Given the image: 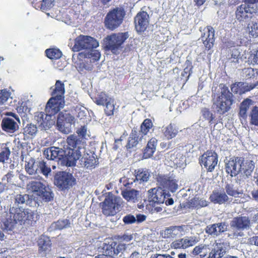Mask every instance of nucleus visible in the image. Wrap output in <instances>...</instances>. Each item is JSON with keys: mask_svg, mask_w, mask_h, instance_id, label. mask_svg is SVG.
Listing matches in <instances>:
<instances>
[{"mask_svg": "<svg viewBox=\"0 0 258 258\" xmlns=\"http://www.w3.org/2000/svg\"><path fill=\"white\" fill-rule=\"evenodd\" d=\"M37 220V215L32 210L12 207L4 220L3 226L5 229L11 231L17 224L33 226Z\"/></svg>", "mask_w": 258, "mask_h": 258, "instance_id": "f257e3e1", "label": "nucleus"}, {"mask_svg": "<svg viewBox=\"0 0 258 258\" xmlns=\"http://www.w3.org/2000/svg\"><path fill=\"white\" fill-rule=\"evenodd\" d=\"M220 92L214 98L213 106L217 113L223 115L230 110L234 103V96L228 87L224 84L219 85Z\"/></svg>", "mask_w": 258, "mask_h": 258, "instance_id": "f03ea898", "label": "nucleus"}, {"mask_svg": "<svg viewBox=\"0 0 258 258\" xmlns=\"http://www.w3.org/2000/svg\"><path fill=\"white\" fill-rule=\"evenodd\" d=\"M128 37V32L113 33L107 35L104 39L105 50L110 51L114 54H118L122 44Z\"/></svg>", "mask_w": 258, "mask_h": 258, "instance_id": "7ed1b4c3", "label": "nucleus"}, {"mask_svg": "<svg viewBox=\"0 0 258 258\" xmlns=\"http://www.w3.org/2000/svg\"><path fill=\"white\" fill-rule=\"evenodd\" d=\"M125 11L123 7H119L111 10L104 19L105 27L113 31L118 28L123 22Z\"/></svg>", "mask_w": 258, "mask_h": 258, "instance_id": "20e7f679", "label": "nucleus"}, {"mask_svg": "<svg viewBox=\"0 0 258 258\" xmlns=\"http://www.w3.org/2000/svg\"><path fill=\"white\" fill-rule=\"evenodd\" d=\"M90 51L81 52L78 54V58L80 59H84L79 64L78 69L80 72L84 71H91L93 66L92 63L98 61L100 57V52L97 50L89 49Z\"/></svg>", "mask_w": 258, "mask_h": 258, "instance_id": "39448f33", "label": "nucleus"}, {"mask_svg": "<svg viewBox=\"0 0 258 258\" xmlns=\"http://www.w3.org/2000/svg\"><path fill=\"white\" fill-rule=\"evenodd\" d=\"M102 204L103 214L106 216H113L121 206V199L109 193Z\"/></svg>", "mask_w": 258, "mask_h": 258, "instance_id": "423d86ee", "label": "nucleus"}, {"mask_svg": "<svg viewBox=\"0 0 258 258\" xmlns=\"http://www.w3.org/2000/svg\"><path fill=\"white\" fill-rule=\"evenodd\" d=\"M75 44L72 47L73 52H79L82 50H89L97 48L98 42L90 36L80 35L74 40Z\"/></svg>", "mask_w": 258, "mask_h": 258, "instance_id": "0eeeda50", "label": "nucleus"}, {"mask_svg": "<svg viewBox=\"0 0 258 258\" xmlns=\"http://www.w3.org/2000/svg\"><path fill=\"white\" fill-rule=\"evenodd\" d=\"M257 11L256 5H251L244 2V4L236 8L235 12V18L239 22H246L251 19L257 13Z\"/></svg>", "mask_w": 258, "mask_h": 258, "instance_id": "6e6552de", "label": "nucleus"}, {"mask_svg": "<svg viewBox=\"0 0 258 258\" xmlns=\"http://www.w3.org/2000/svg\"><path fill=\"white\" fill-rule=\"evenodd\" d=\"M54 184L60 190L69 189L76 184V178L72 173L59 172L54 176Z\"/></svg>", "mask_w": 258, "mask_h": 258, "instance_id": "1a4fd4ad", "label": "nucleus"}, {"mask_svg": "<svg viewBox=\"0 0 258 258\" xmlns=\"http://www.w3.org/2000/svg\"><path fill=\"white\" fill-rule=\"evenodd\" d=\"M95 103L104 107V111L107 116H113L115 111L114 99L104 92L100 93L96 98Z\"/></svg>", "mask_w": 258, "mask_h": 258, "instance_id": "9d476101", "label": "nucleus"}, {"mask_svg": "<svg viewBox=\"0 0 258 258\" xmlns=\"http://www.w3.org/2000/svg\"><path fill=\"white\" fill-rule=\"evenodd\" d=\"M186 229V225L171 226L161 230L160 235L164 239L175 240L177 238L184 235Z\"/></svg>", "mask_w": 258, "mask_h": 258, "instance_id": "9b49d317", "label": "nucleus"}, {"mask_svg": "<svg viewBox=\"0 0 258 258\" xmlns=\"http://www.w3.org/2000/svg\"><path fill=\"white\" fill-rule=\"evenodd\" d=\"M157 181L159 188L162 189H167L173 192L178 188L177 180L172 175H159L157 177Z\"/></svg>", "mask_w": 258, "mask_h": 258, "instance_id": "f8f14e48", "label": "nucleus"}, {"mask_svg": "<svg viewBox=\"0 0 258 258\" xmlns=\"http://www.w3.org/2000/svg\"><path fill=\"white\" fill-rule=\"evenodd\" d=\"M64 99L52 97L48 101L46 107V113L54 115L64 106Z\"/></svg>", "mask_w": 258, "mask_h": 258, "instance_id": "ddd939ff", "label": "nucleus"}, {"mask_svg": "<svg viewBox=\"0 0 258 258\" xmlns=\"http://www.w3.org/2000/svg\"><path fill=\"white\" fill-rule=\"evenodd\" d=\"M198 241V238L196 236H185L173 240L171 243V247L174 249H186L195 245Z\"/></svg>", "mask_w": 258, "mask_h": 258, "instance_id": "4468645a", "label": "nucleus"}, {"mask_svg": "<svg viewBox=\"0 0 258 258\" xmlns=\"http://www.w3.org/2000/svg\"><path fill=\"white\" fill-rule=\"evenodd\" d=\"M166 199L165 192L161 188L156 189L155 188L150 189L148 190V201L149 205H147L148 209L151 204H160L164 203Z\"/></svg>", "mask_w": 258, "mask_h": 258, "instance_id": "2eb2a0df", "label": "nucleus"}, {"mask_svg": "<svg viewBox=\"0 0 258 258\" xmlns=\"http://www.w3.org/2000/svg\"><path fill=\"white\" fill-rule=\"evenodd\" d=\"M135 29L138 32H144L149 23V16L145 11L139 12L134 18Z\"/></svg>", "mask_w": 258, "mask_h": 258, "instance_id": "dca6fc26", "label": "nucleus"}, {"mask_svg": "<svg viewBox=\"0 0 258 258\" xmlns=\"http://www.w3.org/2000/svg\"><path fill=\"white\" fill-rule=\"evenodd\" d=\"M201 39L206 50H209L213 48L215 41V30L211 26H207L204 28Z\"/></svg>", "mask_w": 258, "mask_h": 258, "instance_id": "f3484780", "label": "nucleus"}, {"mask_svg": "<svg viewBox=\"0 0 258 258\" xmlns=\"http://www.w3.org/2000/svg\"><path fill=\"white\" fill-rule=\"evenodd\" d=\"M43 155L48 160L65 161L64 160L65 151L58 147H51L46 149L43 152Z\"/></svg>", "mask_w": 258, "mask_h": 258, "instance_id": "a211bd4d", "label": "nucleus"}, {"mask_svg": "<svg viewBox=\"0 0 258 258\" xmlns=\"http://www.w3.org/2000/svg\"><path fill=\"white\" fill-rule=\"evenodd\" d=\"M52 115L44 113V112H39L35 116V119L39 127L42 130H46L50 128L54 124V121L51 119Z\"/></svg>", "mask_w": 258, "mask_h": 258, "instance_id": "6ab92c4d", "label": "nucleus"}, {"mask_svg": "<svg viewBox=\"0 0 258 258\" xmlns=\"http://www.w3.org/2000/svg\"><path fill=\"white\" fill-rule=\"evenodd\" d=\"M74 119V116L68 112L67 111L59 112L56 120V126L58 130L61 132H64L66 124H72Z\"/></svg>", "mask_w": 258, "mask_h": 258, "instance_id": "aec40b11", "label": "nucleus"}, {"mask_svg": "<svg viewBox=\"0 0 258 258\" xmlns=\"http://www.w3.org/2000/svg\"><path fill=\"white\" fill-rule=\"evenodd\" d=\"M227 225L225 222H220L208 225L205 228V232L213 237L219 236L221 233L227 231Z\"/></svg>", "mask_w": 258, "mask_h": 258, "instance_id": "412c9836", "label": "nucleus"}, {"mask_svg": "<svg viewBox=\"0 0 258 258\" xmlns=\"http://www.w3.org/2000/svg\"><path fill=\"white\" fill-rule=\"evenodd\" d=\"M250 225V220L246 216L235 217L230 222V227H235L243 230L249 229Z\"/></svg>", "mask_w": 258, "mask_h": 258, "instance_id": "4be33fe9", "label": "nucleus"}, {"mask_svg": "<svg viewBox=\"0 0 258 258\" xmlns=\"http://www.w3.org/2000/svg\"><path fill=\"white\" fill-rule=\"evenodd\" d=\"M210 200L214 204L221 205L228 202L230 199L224 191L215 190L211 195Z\"/></svg>", "mask_w": 258, "mask_h": 258, "instance_id": "5701e85b", "label": "nucleus"}, {"mask_svg": "<svg viewBox=\"0 0 258 258\" xmlns=\"http://www.w3.org/2000/svg\"><path fill=\"white\" fill-rule=\"evenodd\" d=\"M143 136L138 131L133 130L128 138L125 146L127 150L136 147L140 141L143 139Z\"/></svg>", "mask_w": 258, "mask_h": 258, "instance_id": "b1692460", "label": "nucleus"}, {"mask_svg": "<svg viewBox=\"0 0 258 258\" xmlns=\"http://www.w3.org/2000/svg\"><path fill=\"white\" fill-rule=\"evenodd\" d=\"M50 89L52 90L51 93L52 97L64 99L65 89L63 82L60 80H57L55 85L51 87Z\"/></svg>", "mask_w": 258, "mask_h": 258, "instance_id": "393cba45", "label": "nucleus"}, {"mask_svg": "<svg viewBox=\"0 0 258 258\" xmlns=\"http://www.w3.org/2000/svg\"><path fill=\"white\" fill-rule=\"evenodd\" d=\"M116 242L112 239L106 240L100 244L99 249L102 254L113 255Z\"/></svg>", "mask_w": 258, "mask_h": 258, "instance_id": "a878e982", "label": "nucleus"}, {"mask_svg": "<svg viewBox=\"0 0 258 258\" xmlns=\"http://www.w3.org/2000/svg\"><path fill=\"white\" fill-rule=\"evenodd\" d=\"M157 142L158 141L155 138H152L148 141L147 145L143 153V159H148L153 156L156 150Z\"/></svg>", "mask_w": 258, "mask_h": 258, "instance_id": "bb28decb", "label": "nucleus"}, {"mask_svg": "<svg viewBox=\"0 0 258 258\" xmlns=\"http://www.w3.org/2000/svg\"><path fill=\"white\" fill-rule=\"evenodd\" d=\"M225 253V250L223 247V244L215 242L213 245V248L209 253V258H221Z\"/></svg>", "mask_w": 258, "mask_h": 258, "instance_id": "cd10ccee", "label": "nucleus"}, {"mask_svg": "<svg viewBox=\"0 0 258 258\" xmlns=\"http://www.w3.org/2000/svg\"><path fill=\"white\" fill-rule=\"evenodd\" d=\"M121 195L127 202L136 203L140 197V192L134 189H125L122 191Z\"/></svg>", "mask_w": 258, "mask_h": 258, "instance_id": "c85d7f7f", "label": "nucleus"}, {"mask_svg": "<svg viewBox=\"0 0 258 258\" xmlns=\"http://www.w3.org/2000/svg\"><path fill=\"white\" fill-rule=\"evenodd\" d=\"M64 151V160L65 161H77L81 157V153L79 149L67 148Z\"/></svg>", "mask_w": 258, "mask_h": 258, "instance_id": "c756f323", "label": "nucleus"}, {"mask_svg": "<svg viewBox=\"0 0 258 258\" xmlns=\"http://www.w3.org/2000/svg\"><path fill=\"white\" fill-rule=\"evenodd\" d=\"M244 165H241V162H227L226 164V172L230 173L232 176L236 175L244 169Z\"/></svg>", "mask_w": 258, "mask_h": 258, "instance_id": "7c9ffc66", "label": "nucleus"}, {"mask_svg": "<svg viewBox=\"0 0 258 258\" xmlns=\"http://www.w3.org/2000/svg\"><path fill=\"white\" fill-rule=\"evenodd\" d=\"M17 123L13 119L7 117L2 120V128L3 131L13 133L17 130Z\"/></svg>", "mask_w": 258, "mask_h": 258, "instance_id": "2f4dec72", "label": "nucleus"}, {"mask_svg": "<svg viewBox=\"0 0 258 258\" xmlns=\"http://www.w3.org/2000/svg\"><path fill=\"white\" fill-rule=\"evenodd\" d=\"M38 245L39 251L47 252L51 249V242L49 237L41 235L38 240Z\"/></svg>", "mask_w": 258, "mask_h": 258, "instance_id": "473e14b6", "label": "nucleus"}, {"mask_svg": "<svg viewBox=\"0 0 258 258\" xmlns=\"http://www.w3.org/2000/svg\"><path fill=\"white\" fill-rule=\"evenodd\" d=\"M163 135L168 139L170 140L174 138L178 133V129L176 128L174 124L170 123L166 126L163 130Z\"/></svg>", "mask_w": 258, "mask_h": 258, "instance_id": "72a5a7b5", "label": "nucleus"}, {"mask_svg": "<svg viewBox=\"0 0 258 258\" xmlns=\"http://www.w3.org/2000/svg\"><path fill=\"white\" fill-rule=\"evenodd\" d=\"M208 202L203 199H199V198L195 197L187 203V206L188 208H200L206 207L208 205Z\"/></svg>", "mask_w": 258, "mask_h": 258, "instance_id": "f704fd0d", "label": "nucleus"}, {"mask_svg": "<svg viewBox=\"0 0 258 258\" xmlns=\"http://www.w3.org/2000/svg\"><path fill=\"white\" fill-rule=\"evenodd\" d=\"M200 161H218V155L215 151L208 150L201 157Z\"/></svg>", "mask_w": 258, "mask_h": 258, "instance_id": "c9c22d12", "label": "nucleus"}, {"mask_svg": "<svg viewBox=\"0 0 258 258\" xmlns=\"http://www.w3.org/2000/svg\"><path fill=\"white\" fill-rule=\"evenodd\" d=\"M38 196L45 202H49L53 200L54 195L50 187L45 185Z\"/></svg>", "mask_w": 258, "mask_h": 258, "instance_id": "e433bc0d", "label": "nucleus"}, {"mask_svg": "<svg viewBox=\"0 0 258 258\" xmlns=\"http://www.w3.org/2000/svg\"><path fill=\"white\" fill-rule=\"evenodd\" d=\"M44 186V184L39 181H32L27 184V189L30 191L37 192V195H38Z\"/></svg>", "mask_w": 258, "mask_h": 258, "instance_id": "4c0bfd02", "label": "nucleus"}, {"mask_svg": "<svg viewBox=\"0 0 258 258\" xmlns=\"http://www.w3.org/2000/svg\"><path fill=\"white\" fill-rule=\"evenodd\" d=\"M67 142L69 146L68 148L75 149L80 148V145L82 144V141L77 136L74 135H71L67 138Z\"/></svg>", "mask_w": 258, "mask_h": 258, "instance_id": "58836bf2", "label": "nucleus"}, {"mask_svg": "<svg viewBox=\"0 0 258 258\" xmlns=\"http://www.w3.org/2000/svg\"><path fill=\"white\" fill-rule=\"evenodd\" d=\"M46 56L50 59H58L60 58L62 54L61 51L58 48H48L45 51Z\"/></svg>", "mask_w": 258, "mask_h": 258, "instance_id": "ea45409f", "label": "nucleus"}, {"mask_svg": "<svg viewBox=\"0 0 258 258\" xmlns=\"http://www.w3.org/2000/svg\"><path fill=\"white\" fill-rule=\"evenodd\" d=\"M251 104V100L249 99H244L240 104L239 115L240 116L245 118L247 116V111Z\"/></svg>", "mask_w": 258, "mask_h": 258, "instance_id": "a19ab883", "label": "nucleus"}, {"mask_svg": "<svg viewBox=\"0 0 258 258\" xmlns=\"http://www.w3.org/2000/svg\"><path fill=\"white\" fill-rule=\"evenodd\" d=\"M152 126L153 123L151 120L149 118H146L142 123L140 126V131L138 132L141 133V135H142L143 137L148 133Z\"/></svg>", "mask_w": 258, "mask_h": 258, "instance_id": "79ce46f5", "label": "nucleus"}, {"mask_svg": "<svg viewBox=\"0 0 258 258\" xmlns=\"http://www.w3.org/2000/svg\"><path fill=\"white\" fill-rule=\"evenodd\" d=\"M15 203L18 204H32V200L29 195L27 194H18L15 197Z\"/></svg>", "mask_w": 258, "mask_h": 258, "instance_id": "37998d69", "label": "nucleus"}, {"mask_svg": "<svg viewBox=\"0 0 258 258\" xmlns=\"http://www.w3.org/2000/svg\"><path fill=\"white\" fill-rule=\"evenodd\" d=\"M40 162H27L25 164V169L28 173L30 175L34 174L39 172Z\"/></svg>", "mask_w": 258, "mask_h": 258, "instance_id": "c03bdc74", "label": "nucleus"}, {"mask_svg": "<svg viewBox=\"0 0 258 258\" xmlns=\"http://www.w3.org/2000/svg\"><path fill=\"white\" fill-rule=\"evenodd\" d=\"M245 77L246 80H256L258 76V71L256 69H254L251 68H248L245 69L244 71Z\"/></svg>", "mask_w": 258, "mask_h": 258, "instance_id": "a18cd8bd", "label": "nucleus"}, {"mask_svg": "<svg viewBox=\"0 0 258 258\" xmlns=\"http://www.w3.org/2000/svg\"><path fill=\"white\" fill-rule=\"evenodd\" d=\"M71 223L67 219L58 220L56 222L53 223L52 226L56 229L61 230L70 227Z\"/></svg>", "mask_w": 258, "mask_h": 258, "instance_id": "49530a36", "label": "nucleus"}, {"mask_svg": "<svg viewBox=\"0 0 258 258\" xmlns=\"http://www.w3.org/2000/svg\"><path fill=\"white\" fill-rule=\"evenodd\" d=\"M207 246L205 244H200L196 246L192 250V253L194 255H204L207 252Z\"/></svg>", "mask_w": 258, "mask_h": 258, "instance_id": "de8ad7c7", "label": "nucleus"}, {"mask_svg": "<svg viewBox=\"0 0 258 258\" xmlns=\"http://www.w3.org/2000/svg\"><path fill=\"white\" fill-rule=\"evenodd\" d=\"M225 189L226 193L230 196L237 197L239 194H242L234 188L233 185L227 183L225 186Z\"/></svg>", "mask_w": 258, "mask_h": 258, "instance_id": "09e8293b", "label": "nucleus"}, {"mask_svg": "<svg viewBox=\"0 0 258 258\" xmlns=\"http://www.w3.org/2000/svg\"><path fill=\"white\" fill-rule=\"evenodd\" d=\"M248 28L249 34L252 37H258V21L257 22H252L251 24H249Z\"/></svg>", "mask_w": 258, "mask_h": 258, "instance_id": "8fccbe9b", "label": "nucleus"}, {"mask_svg": "<svg viewBox=\"0 0 258 258\" xmlns=\"http://www.w3.org/2000/svg\"><path fill=\"white\" fill-rule=\"evenodd\" d=\"M250 122L258 126V107L256 106L253 107L250 113Z\"/></svg>", "mask_w": 258, "mask_h": 258, "instance_id": "3c124183", "label": "nucleus"}, {"mask_svg": "<svg viewBox=\"0 0 258 258\" xmlns=\"http://www.w3.org/2000/svg\"><path fill=\"white\" fill-rule=\"evenodd\" d=\"M10 150L8 147L2 148L0 149V161L8 160L10 155Z\"/></svg>", "mask_w": 258, "mask_h": 258, "instance_id": "603ef678", "label": "nucleus"}, {"mask_svg": "<svg viewBox=\"0 0 258 258\" xmlns=\"http://www.w3.org/2000/svg\"><path fill=\"white\" fill-rule=\"evenodd\" d=\"M83 158L84 159V161H96V160L98 159L97 155L95 153L90 150L85 152Z\"/></svg>", "mask_w": 258, "mask_h": 258, "instance_id": "864d4df0", "label": "nucleus"}, {"mask_svg": "<svg viewBox=\"0 0 258 258\" xmlns=\"http://www.w3.org/2000/svg\"><path fill=\"white\" fill-rule=\"evenodd\" d=\"M24 130L25 134L30 136L35 135L37 131L36 126L31 123L28 124Z\"/></svg>", "mask_w": 258, "mask_h": 258, "instance_id": "5fc2aeb1", "label": "nucleus"}, {"mask_svg": "<svg viewBox=\"0 0 258 258\" xmlns=\"http://www.w3.org/2000/svg\"><path fill=\"white\" fill-rule=\"evenodd\" d=\"M241 165H244V169H241V172H243L246 175L249 174L250 172L253 170L254 165L252 162H241Z\"/></svg>", "mask_w": 258, "mask_h": 258, "instance_id": "6e6d98bb", "label": "nucleus"}, {"mask_svg": "<svg viewBox=\"0 0 258 258\" xmlns=\"http://www.w3.org/2000/svg\"><path fill=\"white\" fill-rule=\"evenodd\" d=\"M149 176V173L147 171H139L136 176V179L137 180L147 181L148 180Z\"/></svg>", "mask_w": 258, "mask_h": 258, "instance_id": "4d7b16f0", "label": "nucleus"}, {"mask_svg": "<svg viewBox=\"0 0 258 258\" xmlns=\"http://www.w3.org/2000/svg\"><path fill=\"white\" fill-rule=\"evenodd\" d=\"M11 95L10 92L7 89H2L0 90V105L5 103Z\"/></svg>", "mask_w": 258, "mask_h": 258, "instance_id": "13d9d810", "label": "nucleus"}, {"mask_svg": "<svg viewBox=\"0 0 258 258\" xmlns=\"http://www.w3.org/2000/svg\"><path fill=\"white\" fill-rule=\"evenodd\" d=\"M202 114L203 117L209 121L210 124L213 123V120L214 119V116L213 113L208 109H204L202 111Z\"/></svg>", "mask_w": 258, "mask_h": 258, "instance_id": "bf43d9fd", "label": "nucleus"}, {"mask_svg": "<svg viewBox=\"0 0 258 258\" xmlns=\"http://www.w3.org/2000/svg\"><path fill=\"white\" fill-rule=\"evenodd\" d=\"M243 85L242 82H236L231 86V90L235 94H242L241 86Z\"/></svg>", "mask_w": 258, "mask_h": 258, "instance_id": "052dcab7", "label": "nucleus"}, {"mask_svg": "<svg viewBox=\"0 0 258 258\" xmlns=\"http://www.w3.org/2000/svg\"><path fill=\"white\" fill-rule=\"evenodd\" d=\"M248 60L252 64H258V49L251 52Z\"/></svg>", "mask_w": 258, "mask_h": 258, "instance_id": "680f3d73", "label": "nucleus"}, {"mask_svg": "<svg viewBox=\"0 0 258 258\" xmlns=\"http://www.w3.org/2000/svg\"><path fill=\"white\" fill-rule=\"evenodd\" d=\"M231 228L232 229V233L229 234V236H232L233 238H237L244 235V233L243 232V230L240 229L235 227H231Z\"/></svg>", "mask_w": 258, "mask_h": 258, "instance_id": "e2e57ef3", "label": "nucleus"}, {"mask_svg": "<svg viewBox=\"0 0 258 258\" xmlns=\"http://www.w3.org/2000/svg\"><path fill=\"white\" fill-rule=\"evenodd\" d=\"M258 85V81L254 82L253 83H250L249 85H245L243 83V85L241 86L242 94L245 93L246 92L249 91L254 88Z\"/></svg>", "mask_w": 258, "mask_h": 258, "instance_id": "0e129e2a", "label": "nucleus"}, {"mask_svg": "<svg viewBox=\"0 0 258 258\" xmlns=\"http://www.w3.org/2000/svg\"><path fill=\"white\" fill-rule=\"evenodd\" d=\"M126 246L125 244L123 243H118L116 244L115 246L113 254H118L120 253V256H121V254H123L125 250L126 249Z\"/></svg>", "mask_w": 258, "mask_h": 258, "instance_id": "69168bd1", "label": "nucleus"}, {"mask_svg": "<svg viewBox=\"0 0 258 258\" xmlns=\"http://www.w3.org/2000/svg\"><path fill=\"white\" fill-rule=\"evenodd\" d=\"M122 221L124 224L130 225L136 222V219L134 215L127 214L123 217Z\"/></svg>", "mask_w": 258, "mask_h": 258, "instance_id": "338daca9", "label": "nucleus"}, {"mask_svg": "<svg viewBox=\"0 0 258 258\" xmlns=\"http://www.w3.org/2000/svg\"><path fill=\"white\" fill-rule=\"evenodd\" d=\"M54 0H42L41 2V9L47 10L51 8L53 5Z\"/></svg>", "mask_w": 258, "mask_h": 258, "instance_id": "774afa93", "label": "nucleus"}]
</instances>
